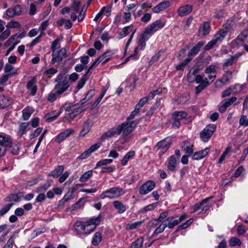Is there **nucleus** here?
I'll list each match as a JSON object with an SVG mask.
<instances>
[{
    "instance_id": "obj_1",
    "label": "nucleus",
    "mask_w": 248,
    "mask_h": 248,
    "mask_svg": "<svg viewBox=\"0 0 248 248\" xmlns=\"http://www.w3.org/2000/svg\"><path fill=\"white\" fill-rule=\"evenodd\" d=\"M132 124L129 126L124 122L116 127L110 128L108 132L104 133L101 136V140L111 138L117 134L120 135L122 133L123 138H126L129 136L133 131L131 128L132 127Z\"/></svg>"
},
{
    "instance_id": "obj_2",
    "label": "nucleus",
    "mask_w": 248,
    "mask_h": 248,
    "mask_svg": "<svg viewBox=\"0 0 248 248\" xmlns=\"http://www.w3.org/2000/svg\"><path fill=\"white\" fill-rule=\"evenodd\" d=\"M172 121L171 127L179 129L181 126V121L185 120V124L190 123L192 121L191 117H188V113L185 111L176 110L171 114Z\"/></svg>"
},
{
    "instance_id": "obj_3",
    "label": "nucleus",
    "mask_w": 248,
    "mask_h": 248,
    "mask_svg": "<svg viewBox=\"0 0 248 248\" xmlns=\"http://www.w3.org/2000/svg\"><path fill=\"white\" fill-rule=\"evenodd\" d=\"M173 218H167V219L163 220L161 224L155 230L154 234H158L162 232L167 227L170 229L173 228L185 218H179L178 220L173 219Z\"/></svg>"
},
{
    "instance_id": "obj_4",
    "label": "nucleus",
    "mask_w": 248,
    "mask_h": 248,
    "mask_svg": "<svg viewBox=\"0 0 248 248\" xmlns=\"http://www.w3.org/2000/svg\"><path fill=\"white\" fill-rule=\"evenodd\" d=\"M124 193V191L123 188L119 187H112L103 191L100 196L101 199L106 198L113 199L123 195Z\"/></svg>"
},
{
    "instance_id": "obj_5",
    "label": "nucleus",
    "mask_w": 248,
    "mask_h": 248,
    "mask_svg": "<svg viewBox=\"0 0 248 248\" xmlns=\"http://www.w3.org/2000/svg\"><path fill=\"white\" fill-rule=\"evenodd\" d=\"M54 89L57 90L55 93H49L47 97L48 101L50 102H54L58 96H60L67 91L68 89V86L67 85V83L64 81H62V83L58 82L55 85Z\"/></svg>"
},
{
    "instance_id": "obj_6",
    "label": "nucleus",
    "mask_w": 248,
    "mask_h": 248,
    "mask_svg": "<svg viewBox=\"0 0 248 248\" xmlns=\"http://www.w3.org/2000/svg\"><path fill=\"white\" fill-rule=\"evenodd\" d=\"M213 198L211 196L202 200L201 202L196 203L192 207V213H196L199 211V214H205L210 208V206L208 202L209 201Z\"/></svg>"
},
{
    "instance_id": "obj_7",
    "label": "nucleus",
    "mask_w": 248,
    "mask_h": 248,
    "mask_svg": "<svg viewBox=\"0 0 248 248\" xmlns=\"http://www.w3.org/2000/svg\"><path fill=\"white\" fill-rule=\"evenodd\" d=\"M217 126L215 124H211L207 125L200 133L201 140L205 142H207L216 131Z\"/></svg>"
},
{
    "instance_id": "obj_8",
    "label": "nucleus",
    "mask_w": 248,
    "mask_h": 248,
    "mask_svg": "<svg viewBox=\"0 0 248 248\" xmlns=\"http://www.w3.org/2000/svg\"><path fill=\"white\" fill-rule=\"evenodd\" d=\"M101 221L100 218H91L84 222V234H89L93 232Z\"/></svg>"
},
{
    "instance_id": "obj_9",
    "label": "nucleus",
    "mask_w": 248,
    "mask_h": 248,
    "mask_svg": "<svg viewBox=\"0 0 248 248\" xmlns=\"http://www.w3.org/2000/svg\"><path fill=\"white\" fill-rule=\"evenodd\" d=\"M66 52L65 48H62L58 51H52L51 64L54 65L57 62H61L62 61L63 58L66 57Z\"/></svg>"
},
{
    "instance_id": "obj_10",
    "label": "nucleus",
    "mask_w": 248,
    "mask_h": 248,
    "mask_svg": "<svg viewBox=\"0 0 248 248\" xmlns=\"http://www.w3.org/2000/svg\"><path fill=\"white\" fill-rule=\"evenodd\" d=\"M139 113V111L138 110H136L135 108L134 110L131 112L130 114L126 118L125 121H124L125 123H127V124L129 126V125L132 123V127L131 128L133 131L137 127V125L140 122V119L132 120Z\"/></svg>"
},
{
    "instance_id": "obj_11",
    "label": "nucleus",
    "mask_w": 248,
    "mask_h": 248,
    "mask_svg": "<svg viewBox=\"0 0 248 248\" xmlns=\"http://www.w3.org/2000/svg\"><path fill=\"white\" fill-rule=\"evenodd\" d=\"M75 105H76V107L74 106L75 107L73 108V111L66 115V117L70 120H73L80 113L87 109V108H85V106L80 107L79 103L75 104Z\"/></svg>"
},
{
    "instance_id": "obj_12",
    "label": "nucleus",
    "mask_w": 248,
    "mask_h": 248,
    "mask_svg": "<svg viewBox=\"0 0 248 248\" xmlns=\"http://www.w3.org/2000/svg\"><path fill=\"white\" fill-rule=\"evenodd\" d=\"M155 182L148 180L144 183L140 188L139 192L141 195H145L151 191L155 187Z\"/></svg>"
},
{
    "instance_id": "obj_13",
    "label": "nucleus",
    "mask_w": 248,
    "mask_h": 248,
    "mask_svg": "<svg viewBox=\"0 0 248 248\" xmlns=\"http://www.w3.org/2000/svg\"><path fill=\"white\" fill-rule=\"evenodd\" d=\"M165 25V21L161 19H158L152 23L147 27L154 34L155 32L163 28Z\"/></svg>"
},
{
    "instance_id": "obj_14",
    "label": "nucleus",
    "mask_w": 248,
    "mask_h": 248,
    "mask_svg": "<svg viewBox=\"0 0 248 248\" xmlns=\"http://www.w3.org/2000/svg\"><path fill=\"white\" fill-rule=\"evenodd\" d=\"M12 138L11 136L5 133L0 132V147H3L6 150L8 146L12 144Z\"/></svg>"
},
{
    "instance_id": "obj_15",
    "label": "nucleus",
    "mask_w": 248,
    "mask_h": 248,
    "mask_svg": "<svg viewBox=\"0 0 248 248\" xmlns=\"http://www.w3.org/2000/svg\"><path fill=\"white\" fill-rule=\"evenodd\" d=\"M74 132V130L73 129L71 128L67 129L57 135L54 139V140L56 142L60 143Z\"/></svg>"
},
{
    "instance_id": "obj_16",
    "label": "nucleus",
    "mask_w": 248,
    "mask_h": 248,
    "mask_svg": "<svg viewBox=\"0 0 248 248\" xmlns=\"http://www.w3.org/2000/svg\"><path fill=\"white\" fill-rule=\"evenodd\" d=\"M211 30V26L210 21H204L199 27V33H201L202 36L204 37L210 33Z\"/></svg>"
},
{
    "instance_id": "obj_17",
    "label": "nucleus",
    "mask_w": 248,
    "mask_h": 248,
    "mask_svg": "<svg viewBox=\"0 0 248 248\" xmlns=\"http://www.w3.org/2000/svg\"><path fill=\"white\" fill-rule=\"evenodd\" d=\"M36 78L35 77H33L31 79L29 80L27 84L26 88L28 90H30V95L31 96H34L37 91V86L36 85Z\"/></svg>"
},
{
    "instance_id": "obj_18",
    "label": "nucleus",
    "mask_w": 248,
    "mask_h": 248,
    "mask_svg": "<svg viewBox=\"0 0 248 248\" xmlns=\"http://www.w3.org/2000/svg\"><path fill=\"white\" fill-rule=\"evenodd\" d=\"M12 103L13 100L9 95L0 94V109L8 108Z\"/></svg>"
},
{
    "instance_id": "obj_19",
    "label": "nucleus",
    "mask_w": 248,
    "mask_h": 248,
    "mask_svg": "<svg viewBox=\"0 0 248 248\" xmlns=\"http://www.w3.org/2000/svg\"><path fill=\"white\" fill-rule=\"evenodd\" d=\"M210 150L209 147H206L204 149L194 152L192 156V159L199 160L203 159L209 154Z\"/></svg>"
},
{
    "instance_id": "obj_20",
    "label": "nucleus",
    "mask_w": 248,
    "mask_h": 248,
    "mask_svg": "<svg viewBox=\"0 0 248 248\" xmlns=\"http://www.w3.org/2000/svg\"><path fill=\"white\" fill-rule=\"evenodd\" d=\"M237 99L235 96H232L230 98L225 99L224 100V103L218 108V111L220 113L225 112L227 108L232 105V104Z\"/></svg>"
},
{
    "instance_id": "obj_21",
    "label": "nucleus",
    "mask_w": 248,
    "mask_h": 248,
    "mask_svg": "<svg viewBox=\"0 0 248 248\" xmlns=\"http://www.w3.org/2000/svg\"><path fill=\"white\" fill-rule=\"evenodd\" d=\"M68 71V69L67 68H64L62 69V70L57 76L55 78V81L58 82H62V81H64L67 83V85L68 86V89L70 87V84L69 82H67V78L68 75H65L66 73Z\"/></svg>"
},
{
    "instance_id": "obj_22",
    "label": "nucleus",
    "mask_w": 248,
    "mask_h": 248,
    "mask_svg": "<svg viewBox=\"0 0 248 248\" xmlns=\"http://www.w3.org/2000/svg\"><path fill=\"white\" fill-rule=\"evenodd\" d=\"M194 145L191 144L190 141L185 140L183 142L182 148L183 151L185 152L186 155L188 156H191L194 153Z\"/></svg>"
},
{
    "instance_id": "obj_23",
    "label": "nucleus",
    "mask_w": 248,
    "mask_h": 248,
    "mask_svg": "<svg viewBox=\"0 0 248 248\" xmlns=\"http://www.w3.org/2000/svg\"><path fill=\"white\" fill-rule=\"evenodd\" d=\"M168 170L170 171H174L177 165V160L174 155H171L168 158L166 162Z\"/></svg>"
},
{
    "instance_id": "obj_24",
    "label": "nucleus",
    "mask_w": 248,
    "mask_h": 248,
    "mask_svg": "<svg viewBox=\"0 0 248 248\" xmlns=\"http://www.w3.org/2000/svg\"><path fill=\"white\" fill-rule=\"evenodd\" d=\"M193 9V6L191 5L186 4L179 8L178 14L181 16H184L190 13Z\"/></svg>"
},
{
    "instance_id": "obj_25",
    "label": "nucleus",
    "mask_w": 248,
    "mask_h": 248,
    "mask_svg": "<svg viewBox=\"0 0 248 248\" xmlns=\"http://www.w3.org/2000/svg\"><path fill=\"white\" fill-rule=\"evenodd\" d=\"M205 45V42L199 41L195 46H194L189 51L187 56H195L200 51L201 48Z\"/></svg>"
},
{
    "instance_id": "obj_26",
    "label": "nucleus",
    "mask_w": 248,
    "mask_h": 248,
    "mask_svg": "<svg viewBox=\"0 0 248 248\" xmlns=\"http://www.w3.org/2000/svg\"><path fill=\"white\" fill-rule=\"evenodd\" d=\"M170 5V3L168 0H165L160 2L156 6H155L152 11L155 13H158L163 10L167 8Z\"/></svg>"
},
{
    "instance_id": "obj_27",
    "label": "nucleus",
    "mask_w": 248,
    "mask_h": 248,
    "mask_svg": "<svg viewBox=\"0 0 248 248\" xmlns=\"http://www.w3.org/2000/svg\"><path fill=\"white\" fill-rule=\"evenodd\" d=\"M136 156V152L134 151L131 150L128 151L121 160V164L123 166L127 165L129 160L133 159Z\"/></svg>"
},
{
    "instance_id": "obj_28",
    "label": "nucleus",
    "mask_w": 248,
    "mask_h": 248,
    "mask_svg": "<svg viewBox=\"0 0 248 248\" xmlns=\"http://www.w3.org/2000/svg\"><path fill=\"white\" fill-rule=\"evenodd\" d=\"M30 123L29 122H24L22 123L19 125L18 127V130L17 132V135L20 137L21 138L22 136L26 133L27 130H29L30 129Z\"/></svg>"
},
{
    "instance_id": "obj_29",
    "label": "nucleus",
    "mask_w": 248,
    "mask_h": 248,
    "mask_svg": "<svg viewBox=\"0 0 248 248\" xmlns=\"http://www.w3.org/2000/svg\"><path fill=\"white\" fill-rule=\"evenodd\" d=\"M64 169L63 165H58L48 174V176L57 178L62 173Z\"/></svg>"
},
{
    "instance_id": "obj_30",
    "label": "nucleus",
    "mask_w": 248,
    "mask_h": 248,
    "mask_svg": "<svg viewBox=\"0 0 248 248\" xmlns=\"http://www.w3.org/2000/svg\"><path fill=\"white\" fill-rule=\"evenodd\" d=\"M87 197V196L81 197L76 202L69 207L68 209L70 211H75L80 208L84 204V201Z\"/></svg>"
},
{
    "instance_id": "obj_31",
    "label": "nucleus",
    "mask_w": 248,
    "mask_h": 248,
    "mask_svg": "<svg viewBox=\"0 0 248 248\" xmlns=\"http://www.w3.org/2000/svg\"><path fill=\"white\" fill-rule=\"evenodd\" d=\"M228 33V31L223 29L219 30L214 35L213 40L217 44L218 42H222Z\"/></svg>"
},
{
    "instance_id": "obj_32",
    "label": "nucleus",
    "mask_w": 248,
    "mask_h": 248,
    "mask_svg": "<svg viewBox=\"0 0 248 248\" xmlns=\"http://www.w3.org/2000/svg\"><path fill=\"white\" fill-rule=\"evenodd\" d=\"M170 143L169 142H166L165 140H161L157 142L156 146L159 149H160V154H164L170 148Z\"/></svg>"
},
{
    "instance_id": "obj_33",
    "label": "nucleus",
    "mask_w": 248,
    "mask_h": 248,
    "mask_svg": "<svg viewBox=\"0 0 248 248\" xmlns=\"http://www.w3.org/2000/svg\"><path fill=\"white\" fill-rule=\"evenodd\" d=\"M90 122L89 120L85 121L83 124L82 129L79 133L80 137H84L87 133H88L91 129L90 125Z\"/></svg>"
},
{
    "instance_id": "obj_34",
    "label": "nucleus",
    "mask_w": 248,
    "mask_h": 248,
    "mask_svg": "<svg viewBox=\"0 0 248 248\" xmlns=\"http://www.w3.org/2000/svg\"><path fill=\"white\" fill-rule=\"evenodd\" d=\"M74 229L78 234L83 233L84 234L85 225L84 222L78 221L74 225Z\"/></svg>"
},
{
    "instance_id": "obj_35",
    "label": "nucleus",
    "mask_w": 248,
    "mask_h": 248,
    "mask_svg": "<svg viewBox=\"0 0 248 248\" xmlns=\"http://www.w3.org/2000/svg\"><path fill=\"white\" fill-rule=\"evenodd\" d=\"M113 205L120 214L124 213L126 210V206L119 201H114Z\"/></svg>"
},
{
    "instance_id": "obj_36",
    "label": "nucleus",
    "mask_w": 248,
    "mask_h": 248,
    "mask_svg": "<svg viewBox=\"0 0 248 248\" xmlns=\"http://www.w3.org/2000/svg\"><path fill=\"white\" fill-rule=\"evenodd\" d=\"M133 27V25L132 24L124 27L122 31L118 34L119 38L122 39L132 31Z\"/></svg>"
},
{
    "instance_id": "obj_37",
    "label": "nucleus",
    "mask_w": 248,
    "mask_h": 248,
    "mask_svg": "<svg viewBox=\"0 0 248 248\" xmlns=\"http://www.w3.org/2000/svg\"><path fill=\"white\" fill-rule=\"evenodd\" d=\"M154 34L147 27L140 36V39L147 41Z\"/></svg>"
},
{
    "instance_id": "obj_38",
    "label": "nucleus",
    "mask_w": 248,
    "mask_h": 248,
    "mask_svg": "<svg viewBox=\"0 0 248 248\" xmlns=\"http://www.w3.org/2000/svg\"><path fill=\"white\" fill-rule=\"evenodd\" d=\"M102 234L100 232H96L93 235L92 239V243L94 246H97L102 241Z\"/></svg>"
},
{
    "instance_id": "obj_39",
    "label": "nucleus",
    "mask_w": 248,
    "mask_h": 248,
    "mask_svg": "<svg viewBox=\"0 0 248 248\" xmlns=\"http://www.w3.org/2000/svg\"><path fill=\"white\" fill-rule=\"evenodd\" d=\"M226 14V10L225 9H216L214 13V17L216 19H220L224 17Z\"/></svg>"
},
{
    "instance_id": "obj_40",
    "label": "nucleus",
    "mask_w": 248,
    "mask_h": 248,
    "mask_svg": "<svg viewBox=\"0 0 248 248\" xmlns=\"http://www.w3.org/2000/svg\"><path fill=\"white\" fill-rule=\"evenodd\" d=\"M144 220L134 223L126 224L125 225V228L126 230H133L134 229L138 228L141 226Z\"/></svg>"
},
{
    "instance_id": "obj_41",
    "label": "nucleus",
    "mask_w": 248,
    "mask_h": 248,
    "mask_svg": "<svg viewBox=\"0 0 248 248\" xmlns=\"http://www.w3.org/2000/svg\"><path fill=\"white\" fill-rule=\"evenodd\" d=\"M93 175V170H90L85 172L79 178V181L82 183L87 182Z\"/></svg>"
},
{
    "instance_id": "obj_42",
    "label": "nucleus",
    "mask_w": 248,
    "mask_h": 248,
    "mask_svg": "<svg viewBox=\"0 0 248 248\" xmlns=\"http://www.w3.org/2000/svg\"><path fill=\"white\" fill-rule=\"evenodd\" d=\"M112 162H113V159H101L97 162L96 166L94 167V169H97L99 167H101L103 166H106L108 164H110L112 163Z\"/></svg>"
},
{
    "instance_id": "obj_43",
    "label": "nucleus",
    "mask_w": 248,
    "mask_h": 248,
    "mask_svg": "<svg viewBox=\"0 0 248 248\" xmlns=\"http://www.w3.org/2000/svg\"><path fill=\"white\" fill-rule=\"evenodd\" d=\"M189 99V95L183 94L176 98L175 100V102L179 104H185Z\"/></svg>"
},
{
    "instance_id": "obj_44",
    "label": "nucleus",
    "mask_w": 248,
    "mask_h": 248,
    "mask_svg": "<svg viewBox=\"0 0 248 248\" xmlns=\"http://www.w3.org/2000/svg\"><path fill=\"white\" fill-rule=\"evenodd\" d=\"M61 113L62 111L60 110L57 113V114L53 116H51L49 113H47L45 115V120L47 123H51L56 120L58 118V117L61 115Z\"/></svg>"
},
{
    "instance_id": "obj_45",
    "label": "nucleus",
    "mask_w": 248,
    "mask_h": 248,
    "mask_svg": "<svg viewBox=\"0 0 248 248\" xmlns=\"http://www.w3.org/2000/svg\"><path fill=\"white\" fill-rule=\"evenodd\" d=\"M8 148H10V152L11 154L14 155H17L19 153V148L18 145L14 143L12 140V144L8 146Z\"/></svg>"
},
{
    "instance_id": "obj_46",
    "label": "nucleus",
    "mask_w": 248,
    "mask_h": 248,
    "mask_svg": "<svg viewBox=\"0 0 248 248\" xmlns=\"http://www.w3.org/2000/svg\"><path fill=\"white\" fill-rule=\"evenodd\" d=\"M16 74H17V72L16 71L12 73L3 74L1 78H0V84H3L5 83L8 81L10 77H11L12 76H13Z\"/></svg>"
},
{
    "instance_id": "obj_47",
    "label": "nucleus",
    "mask_w": 248,
    "mask_h": 248,
    "mask_svg": "<svg viewBox=\"0 0 248 248\" xmlns=\"http://www.w3.org/2000/svg\"><path fill=\"white\" fill-rule=\"evenodd\" d=\"M81 6V2L77 0H73L71 5V8L76 13H78Z\"/></svg>"
},
{
    "instance_id": "obj_48",
    "label": "nucleus",
    "mask_w": 248,
    "mask_h": 248,
    "mask_svg": "<svg viewBox=\"0 0 248 248\" xmlns=\"http://www.w3.org/2000/svg\"><path fill=\"white\" fill-rule=\"evenodd\" d=\"M143 243V238L140 237L132 243L130 248H140L142 247Z\"/></svg>"
},
{
    "instance_id": "obj_49",
    "label": "nucleus",
    "mask_w": 248,
    "mask_h": 248,
    "mask_svg": "<svg viewBox=\"0 0 248 248\" xmlns=\"http://www.w3.org/2000/svg\"><path fill=\"white\" fill-rule=\"evenodd\" d=\"M229 243L231 247L240 246L242 244L241 240L235 237H231L229 240Z\"/></svg>"
},
{
    "instance_id": "obj_50",
    "label": "nucleus",
    "mask_w": 248,
    "mask_h": 248,
    "mask_svg": "<svg viewBox=\"0 0 248 248\" xmlns=\"http://www.w3.org/2000/svg\"><path fill=\"white\" fill-rule=\"evenodd\" d=\"M76 107V105L73 104L72 103H65L60 108V110L62 111V109L64 108L66 112H68V113H70L73 111V108Z\"/></svg>"
},
{
    "instance_id": "obj_51",
    "label": "nucleus",
    "mask_w": 248,
    "mask_h": 248,
    "mask_svg": "<svg viewBox=\"0 0 248 248\" xmlns=\"http://www.w3.org/2000/svg\"><path fill=\"white\" fill-rule=\"evenodd\" d=\"M51 186V183L49 181H46L44 185L37 188L36 192L40 193L45 192Z\"/></svg>"
},
{
    "instance_id": "obj_52",
    "label": "nucleus",
    "mask_w": 248,
    "mask_h": 248,
    "mask_svg": "<svg viewBox=\"0 0 248 248\" xmlns=\"http://www.w3.org/2000/svg\"><path fill=\"white\" fill-rule=\"evenodd\" d=\"M232 76V72L230 71H228L223 76L222 78L220 80V82L223 84H227L230 81V77Z\"/></svg>"
},
{
    "instance_id": "obj_53",
    "label": "nucleus",
    "mask_w": 248,
    "mask_h": 248,
    "mask_svg": "<svg viewBox=\"0 0 248 248\" xmlns=\"http://www.w3.org/2000/svg\"><path fill=\"white\" fill-rule=\"evenodd\" d=\"M148 100V97H144L142 98H141L139 103L136 104L135 106V108L136 110L140 111V109L143 106V105L146 103Z\"/></svg>"
},
{
    "instance_id": "obj_54",
    "label": "nucleus",
    "mask_w": 248,
    "mask_h": 248,
    "mask_svg": "<svg viewBox=\"0 0 248 248\" xmlns=\"http://www.w3.org/2000/svg\"><path fill=\"white\" fill-rule=\"evenodd\" d=\"M58 72V70L55 68L51 67L45 70L44 74L47 76L48 78H50L52 75H55Z\"/></svg>"
},
{
    "instance_id": "obj_55",
    "label": "nucleus",
    "mask_w": 248,
    "mask_h": 248,
    "mask_svg": "<svg viewBox=\"0 0 248 248\" xmlns=\"http://www.w3.org/2000/svg\"><path fill=\"white\" fill-rule=\"evenodd\" d=\"M6 26L7 28H10L11 29L19 28L21 27V25L17 21L11 20L8 23L7 25Z\"/></svg>"
},
{
    "instance_id": "obj_56",
    "label": "nucleus",
    "mask_w": 248,
    "mask_h": 248,
    "mask_svg": "<svg viewBox=\"0 0 248 248\" xmlns=\"http://www.w3.org/2000/svg\"><path fill=\"white\" fill-rule=\"evenodd\" d=\"M13 205L14 203H10L7 204L4 207H3L0 210V217L7 213Z\"/></svg>"
},
{
    "instance_id": "obj_57",
    "label": "nucleus",
    "mask_w": 248,
    "mask_h": 248,
    "mask_svg": "<svg viewBox=\"0 0 248 248\" xmlns=\"http://www.w3.org/2000/svg\"><path fill=\"white\" fill-rule=\"evenodd\" d=\"M4 201L5 202H17L16 194L13 193L10 194L6 197L4 199Z\"/></svg>"
},
{
    "instance_id": "obj_58",
    "label": "nucleus",
    "mask_w": 248,
    "mask_h": 248,
    "mask_svg": "<svg viewBox=\"0 0 248 248\" xmlns=\"http://www.w3.org/2000/svg\"><path fill=\"white\" fill-rule=\"evenodd\" d=\"M43 130V128L42 127H38L37 129H36L33 133H32L30 134L29 135V138L30 140H31L35 137H38L42 132Z\"/></svg>"
},
{
    "instance_id": "obj_59",
    "label": "nucleus",
    "mask_w": 248,
    "mask_h": 248,
    "mask_svg": "<svg viewBox=\"0 0 248 248\" xmlns=\"http://www.w3.org/2000/svg\"><path fill=\"white\" fill-rule=\"evenodd\" d=\"M78 77H79V75L78 74H77V73H75V72L73 73L71 75H68L67 82L69 83L70 82H75L78 79Z\"/></svg>"
},
{
    "instance_id": "obj_60",
    "label": "nucleus",
    "mask_w": 248,
    "mask_h": 248,
    "mask_svg": "<svg viewBox=\"0 0 248 248\" xmlns=\"http://www.w3.org/2000/svg\"><path fill=\"white\" fill-rule=\"evenodd\" d=\"M193 222V219L192 218H190L185 223L179 226L178 227V230L185 229L187 228L191 223H192Z\"/></svg>"
},
{
    "instance_id": "obj_61",
    "label": "nucleus",
    "mask_w": 248,
    "mask_h": 248,
    "mask_svg": "<svg viewBox=\"0 0 248 248\" xmlns=\"http://www.w3.org/2000/svg\"><path fill=\"white\" fill-rule=\"evenodd\" d=\"M193 222V219L192 218H190L185 223L179 226L178 227V230L185 229L187 228L191 223H192Z\"/></svg>"
},
{
    "instance_id": "obj_62",
    "label": "nucleus",
    "mask_w": 248,
    "mask_h": 248,
    "mask_svg": "<svg viewBox=\"0 0 248 248\" xmlns=\"http://www.w3.org/2000/svg\"><path fill=\"white\" fill-rule=\"evenodd\" d=\"M217 44L213 39L208 42V43L204 46L203 49L205 51H208L212 49L214 46Z\"/></svg>"
},
{
    "instance_id": "obj_63",
    "label": "nucleus",
    "mask_w": 248,
    "mask_h": 248,
    "mask_svg": "<svg viewBox=\"0 0 248 248\" xmlns=\"http://www.w3.org/2000/svg\"><path fill=\"white\" fill-rule=\"evenodd\" d=\"M115 169L114 166L103 167L101 169V173H111L113 172Z\"/></svg>"
},
{
    "instance_id": "obj_64",
    "label": "nucleus",
    "mask_w": 248,
    "mask_h": 248,
    "mask_svg": "<svg viewBox=\"0 0 248 248\" xmlns=\"http://www.w3.org/2000/svg\"><path fill=\"white\" fill-rule=\"evenodd\" d=\"M239 124L240 125L248 126V119L246 115H242L239 120Z\"/></svg>"
}]
</instances>
